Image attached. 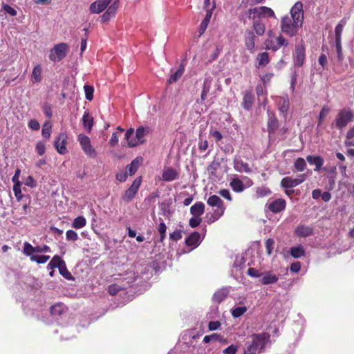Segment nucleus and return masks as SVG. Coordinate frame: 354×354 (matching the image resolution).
I'll list each match as a JSON object with an SVG mask.
<instances>
[{"label":"nucleus","mask_w":354,"mask_h":354,"mask_svg":"<svg viewBox=\"0 0 354 354\" xmlns=\"http://www.w3.org/2000/svg\"><path fill=\"white\" fill-rule=\"evenodd\" d=\"M304 5L297 1L290 10V16L285 15L281 19L280 28L282 32L294 37L302 27L304 20Z\"/></svg>","instance_id":"nucleus-1"},{"label":"nucleus","mask_w":354,"mask_h":354,"mask_svg":"<svg viewBox=\"0 0 354 354\" xmlns=\"http://www.w3.org/2000/svg\"><path fill=\"white\" fill-rule=\"evenodd\" d=\"M111 1L112 0H96L90 5V12L93 14H99L107 8L101 16V21L102 23L109 21L111 18L115 17L119 7L118 0L114 1L109 6Z\"/></svg>","instance_id":"nucleus-2"},{"label":"nucleus","mask_w":354,"mask_h":354,"mask_svg":"<svg viewBox=\"0 0 354 354\" xmlns=\"http://www.w3.org/2000/svg\"><path fill=\"white\" fill-rule=\"evenodd\" d=\"M150 133V128L148 127L140 126L134 133L133 128L129 129L125 133V138L127 140V145L129 147H136L145 142V136Z\"/></svg>","instance_id":"nucleus-3"},{"label":"nucleus","mask_w":354,"mask_h":354,"mask_svg":"<svg viewBox=\"0 0 354 354\" xmlns=\"http://www.w3.org/2000/svg\"><path fill=\"white\" fill-rule=\"evenodd\" d=\"M248 16L249 19H254L257 17L276 19V15L273 10L267 6H260L249 9L248 11Z\"/></svg>","instance_id":"nucleus-4"},{"label":"nucleus","mask_w":354,"mask_h":354,"mask_svg":"<svg viewBox=\"0 0 354 354\" xmlns=\"http://www.w3.org/2000/svg\"><path fill=\"white\" fill-rule=\"evenodd\" d=\"M353 113L349 109H342L336 116L335 126L339 129L344 128L353 119Z\"/></svg>","instance_id":"nucleus-5"},{"label":"nucleus","mask_w":354,"mask_h":354,"mask_svg":"<svg viewBox=\"0 0 354 354\" xmlns=\"http://www.w3.org/2000/svg\"><path fill=\"white\" fill-rule=\"evenodd\" d=\"M68 48V46L66 43H60L55 45L50 50V59L55 62L62 60L66 55Z\"/></svg>","instance_id":"nucleus-6"},{"label":"nucleus","mask_w":354,"mask_h":354,"mask_svg":"<svg viewBox=\"0 0 354 354\" xmlns=\"http://www.w3.org/2000/svg\"><path fill=\"white\" fill-rule=\"evenodd\" d=\"M77 140L80 142L82 149L84 153L90 158H95L97 153L95 149L93 147L90 138L84 134H79Z\"/></svg>","instance_id":"nucleus-7"},{"label":"nucleus","mask_w":354,"mask_h":354,"mask_svg":"<svg viewBox=\"0 0 354 354\" xmlns=\"http://www.w3.org/2000/svg\"><path fill=\"white\" fill-rule=\"evenodd\" d=\"M270 336L267 333H262L259 334H254L252 335V342L259 353L261 352L266 345L270 342Z\"/></svg>","instance_id":"nucleus-8"},{"label":"nucleus","mask_w":354,"mask_h":354,"mask_svg":"<svg viewBox=\"0 0 354 354\" xmlns=\"http://www.w3.org/2000/svg\"><path fill=\"white\" fill-rule=\"evenodd\" d=\"M207 203L211 207H217L214 213L215 220L219 218L224 214L225 207L224 206L223 201L218 196H210L207 199Z\"/></svg>","instance_id":"nucleus-9"},{"label":"nucleus","mask_w":354,"mask_h":354,"mask_svg":"<svg viewBox=\"0 0 354 354\" xmlns=\"http://www.w3.org/2000/svg\"><path fill=\"white\" fill-rule=\"evenodd\" d=\"M50 248L46 245L32 246L28 242L24 243L23 254L25 255L36 254L37 253L50 252Z\"/></svg>","instance_id":"nucleus-10"},{"label":"nucleus","mask_w":354,"mask_h":354,"mask_svg":"<svg viewBox=\"0 0 354 354\" xmlns=\"http://www.w3.org/2000/svg\"><path fill=\"white\" fill-rule=\"evenodd\" d=\"M142 183V177L139 176L136 178L133 183L131 184V187L125 191L124 194H123L122 199L125 202H130L136 196L137 194L139 187Z\"/></svg>","instance_id":"nucleus-11"},{"label":"nucleus","mask_w":354,"mask_h":354,"mask_svg":"<svg viewBox=\"0 0 354 354\" xmlns=\"http://www.w3.org/2000/svg\"><path fill=\"white\" fill-rule=\"evenodd\" d=\"M288 44V42L287 39L281 35H279L274 40L272 39H268L265 43L266 49L272 50L273 51H277L281 46H286Z\"/></svg>","instance_id":"nucleus-12"},{"label":"nucleus","mask_w":354,"mask_h":354,"mask_svg":"<svg viewBox=\"0 0 354 354\" xmlns=\"http://www.w3.org/2000/svg\"><path fill=\"white\" fill-rule=\"evenodd\" d=\"M306 178V175L303 174H300L296 178L292 177H284L281 181V186L285 189H290L295 187L302 183Z\"/></svg>","instance_id":"nucleus-13"},{"label":"nucleus","mask_w":354,"mask_h":354,"mask_svg":"<svg viewBox=\"0 0 354 354\" xmlns=\"http://www.w3.org/2000/svg\"><path fill=\"white\" fill-rule=\"evenodd\" d=\"M180 176V171L172 167H165L162 169L161 180L165 182H171L178 180Z\"/></svg>","instance_id":"nucleus-14"},{"label":"nucleus","mask_w":354,"mask_h":354,"mask_svg":"<svg viewBox=\"0 0 354 354\" xmlns=\"http://www.w3.org/2000/svg\"><path fill=\"white\" fill-rule=\"evenodd\" d=\"M67 135L65 132L60 133L55 140V147L60 154H64L67 151L66 147Z\"/></svg>","instance_id":"nucleus-15"},{"label":"nucleus","mask_w":354,"mask_h":354,"mask_svg":"<svg viewBox=\"0 0 354 354\" xmlns=\"http://www.w3.org/2000/svg\"><path fill=\"white\" fill-rule=\"evenodd\" d=\"M286 202L283 198H278L270 203L266 204V207L273 213H279L285 209Z\"/></svg>","instance_id":"nucleus-16"},{"label":"nucleus","mask_w":354,"mask_h":354,"mask_svg":"<svg viewBox=\"0 0 354 354\" xmlns=\"http://www.w3.org/2000/svg\"><path fill=\"white\" fill-rule=\"evenodd\" d=\"M234 163V169L238 172H245V173H250L252 172V169L249 167V165L246 162H244L241 157L236 156L233 160Z\"/></svg>","instance_id":"nucleus-17"},{"label":"nucleus","mask_w":354,"mask_h":354,"mask_svg":"<svg viewBox=\"0 0 354 354\" xmlns=\"http://www.w3.org/2000/svg\"><path fill=\"white\" fill-rule=\"evenodd\" d=\"M278 277L271 272H262L260 281L262 284L269 285L275 283L278 281Z\"/></svg>","instance_id":"nucleus-18"},{"label":"nucleus","mask_w":354,"mask_h":354,"mask_svg":"<svg viewBox=\"0 0 354 354\" xmlns=\"http://www.w3.org/2000/svg\"><path fill=\"white\" fill-rule=\"evenodd\" d=\"M256 36L252 31H248L245 35V45L252 53L254 52Z\"/></svg>","instance_id":"nucleus-19"},{"label":"nucleus","mask_w":354,"mask_h":354,"mask_svg":"<svg viewBox=\"0 0 354 354\" xmlns=\"http://www.w3.org/2000/svg\"><path fill=\"white\" fill-rule=\"evenodd\" d=\"M143 159L138 156L133 159L131 162L127 166V171L130 176H133L138 169L139 167L142 164Z\"/></svg>","instance_id":"nucleus-20"},{"label":"nucleus","mask_w":354,"mask_h":354,"mask_svg":"<svg viewBox=\"0 0 354 354\" xmlns=\"http://www.w3.org/2000/svg\"><path fill=\"white\" fill-rule=\"evenodd\" d=\"M201 241L200 234L197 232H194L186 239L185 243L187 245L190 246L194 249L200 244Z\"/></svg>","instance_id":"nucleus-21"},{"label":"nucleus","mask_w":354,"mask_h":354,"mask_svg":"<svg viewBox=\"0 0 354 354\" xmlns=\"http://www.w3.org/2000/svg\"><path fill=\"white\" fill-rule=\"evenodd\" d=\"M270 62L269 55L267 52H262L257 55L256 57V68H260L265 67Z\"/></svg>","instance_id":"nucleus-22"},{"label":"nucleus","mask_w":354,"mask_h":354,"mask_svg":"<svg viewBox=\"0 0 354 354\" xmlns=\"http://www.w3.org/2000/svg\"><path fill=\"white\" fill-rule=\"evenodd\" d=\"M305 59V49L303 46H297L294 57L295 64L297 66H302Z\"/></svg>","instance_id":"nucleus-23"},{"label":"nucleus","mask_w":354,"mask_h":354,"mask_svg":"<svg viewBox=\"0 0 354 354\" xmlns=\"http://www.w3.org/2000/svg\"><path fill=\"white\" fill-rule=\"evenodd\" d=\"M230 185L235 192H242L245 189L243 182L236 175L231 177Z\"/></svg>","instance_id":"nucleus-24"},{"label":"nucleus","mask_w":354,"mask_h":354,"mask_svg":"<svg viewBox=\"0 0 354 354\" xmlns=\"http://www.w3.org/2000/svg\"><path fill=\"white\" fill-rule=\"evenodd\" d=\"M295 232L298 236L307 237L313 234V230L310 226L299 225L296 227Z\"/></svg>","instance_id":"nucleus-25"},{"label":"nucleus","mask_w":354,"mask_h":354,"mask_svg":"<svg viewBox=\"0 0 354 354\" xmlns=\"http://www.w3.org/2000/svg\"><path fill=\"white\" fill-rule=\"evenodd\" d=\"M308 162L310 165H315V171H319L322 166L324 164V160L319 156H308L306 158Z\"/></svg>","instance_id":"nucleus-26"},{"label":"nucleus","mask_w":354,"mask_h":354,"mask_svg":"<svg viewBox=\"0 0 354 354\" xmlns=\"http://www.w3.org/2000/svg\"><path fill=\"white\" fill-rule=\"evenodd\" d=\"M42 80V68L39 64L34 66L31 73V82L33 84L39 83Z\"/></svg>","instance_id":"nucleus-27"},{"label":"nucleus","mask_w":354,"mask_h":354,"mask_svg":"<svg viewBox=\"0 0 354 354\" xmlns=\"http://www.w3.org/2000/svg\"><path fill=\"white\" fill-rule=\"evenodd\" d=\"M82 124L87 132H91L93 126V118L88 111H85L82 117Z\"/></svg>","instance_id":"nucleus-28"},{"label":"nucleus","mask_w":354,"mask_h":354,"mask_svg":"<svg viewBox=\"0 0 354 354\" xmlns=\"http://www.w3.org/2000/svg\"><path fill=\"white\" fill-rule=\"evenodd\" d=\"M278 104L280 112L283 114H286L290 106V101L288 95H286L285 96L279 97Z\"/></svg>","instance_id":"nucleus-29"},{"label":"nucleus","mask_w":354,"mask_h":354,"mask_svg":"<svg viewBox=\"0 0 354 354\" xmlns=\"http://www.w3.org/2000/svg\"><path fill=\"white\" fill-rule=\"evenodd\" d=\"M205 211V205L202 202H197L190 208V213L194 216H201Z\"/></svg>","instance_id":"nucleus-30"},{"label":"nucleus","mask_w":354,"mask_h":354,"mask_svg":"<svg viewBox=\"0 0 354 354\" xmlns=\"http://www.w3.org/2000/svg\"><path fill=\"white\" fill-rule=\"evenodd\" d=\"M278 127V121L276 117L268 112V130L269 133L275 132Z\"/></svg>","instance_id":"nucleus-31"},{"label":"nucleus","mask_w":354,"mask_h":354,"mask_svg":"<svg viewBox=\"0 0 354 354\" xmlns=\"http://www.w3.org/2000/svg\"><path fill=\"white\" fill-rule=\"evenodd\" d=\"M229 293V290L227 288H223L216 291L213 295L214 301L220 303L225 299Z\"/></svg>","instance_id":"nucleus-32"},{"label":"nucleus","mask_w":354,"mask_h":354,"mask_svg":"<svg viewBox=\"0 0 354 354\" xmlns=\"http://www.w3.org/2000/svg\"><path fill=\"white\" fill-rule=\"evenodd\" d=\"M254 97L252 93L246 92L243 96V106L244 109L250 110L252 106Z\"/></svg>","instance_id":"nucleus-33"},{"label":"nucleus","mask_w":354,"mask_h":354,"mask_svg":"<svg viewBox=\"0 0 354 354\" xmlns=\"http://www.w3.org/2000/svg\"><path fill=\"white\" fill-rule=\"evenodd\" d=\"M290 254L294 258H300L305 254V250L302 245L292 247L290 249Z\"/></svg>","instance_id":"nucleus-34"},{"label":"nucleus","mask_w":354,"mask_h":354,"mask_svg":"<svg viewBox=\"0 0 354 354\" xmlns=\"http://www.w3.org/2000/svg\"><path fill=\"white\" fill-rule=\"evenodd\" d=\"M253 29L257 35L261 36L265 32V24L260 20L255 21L253 24Z\"/></svg>","instance_id":"nucleus-35"},{"label":"nucleus","mask_w":354,"mask_h":354,"mask_svg":"<svg viewBox=\"0 0 354 354\" xmlns=\"http://www.w3.org/2000/svg\"><path fill=\"white\" fill-rule=\"evenodd\" d=\"M86 225V220L83 216L75 218L73 223L72 227L75 229H81Z\"/></svg>","instance_id":"nucleus-36"},{"label":"nucleus","mask_w":354,"mask_h":354,"mask_svg":"<svg viewBox=\"0 0 354 354\" xmlns=\"http://www.w3.org/2000/svg\"><path fill=\"white\" fill-rule=\"evenodd\" d=\"M26 256L29 257L32 261L36 262L37 263H45L50 259V256H48V255L39 256V255L32 254L26 255Z\"/></svg>","instance_id":"nucleus-37"},{"label":"nucleus","mask_w":354,"mask_h":354,"mask_svg":"<svg viewBox=\"0 0 354 354\" xmlns=\"http://www.w3.org/2000/svg\"><path fill=\"white\" fill-rule=\"evenodd\" d=\"M183 73L184 66L181 64L180 68L174 74L171 75L168 80L169 84H173L176 82L183 75Z\"/></svg>","instance_id":"nucleus-38"},{"label":"nucleus","mask_w":354,"mask_h":354,"mask_svg":"<svg viewBox=\"0 0 354 354\" xmlns=\"http://www.w3.org/2000/svg\"><path fill=\"white\" fill-rule=\"evenodd\" d=\"M248 310L245 306H236L231 309V314L234 318H237L243 315Z\"/></svg>","instance_id":"nucleus-39"},{"label":"nucleus","mask_w":354,"mask_h":354,"mask_svg":"<svg viewBox=\"0 0 354 354\" xmlns=\"http://www.w3.org/2000/svg\"><path fill=\"white\" fill-rule=\"evenodd\" d=\"M212 15V10H207L205 19L202 21V22L201 24V27H200L201 34H203L205 31V30L210 21Z\"/></svg>","instance_id":"nucleus-40"},{"label":"nucleus","mask_w":354,"mask_h":354,"mask_svg":"<svg viewBox=\"0 0 354 354\" xmlns=\"http://www.w3.org/2000/svg\"><path fill=\"white\" fill-rule=\"evenodd\" d=\"M294 167L297 171H303L306 167V163L303 158H298L294 163Z\"/></svg>","instance_id":"nucleus-41"},{"label":"nucleus","mask_w":354,"mask_h":354,"mask_svg":"<svg viewBox=\"0 0 354 354\" xmlns=\"http://www.w3.org/2000/svg\"><path fill=\"white\" fill-rule=\"evenodd\" d=\"M64 263L65 262L62 259V258L59 256L55 255L50 261V266H53L59 269L60 267H64Z\"/></svg>","instance_id":"nucleus-42"},{"label":"nucleus","mask_w":354,"mask_h":354,"mask_svg":"<svg viewBox=\"0 0 354 354\" xmlns=\"http://www.w3.org/2000/svg\"><path fill=\"white\" fill-rule=\"evenodd\" d=\"M346 21L342 20L336 26L335 29V39L339 40L342 39V32L345 25Z\"/></svg>","instance_id":"nucleus-43"},{"label":"nucleus","mask_w":354,"mask_h":354,"mask_svg":"<svg viewBox=\"0 0 354 354\" xmlns=\"http://www.w3.org/2000/svg\"><path fill=\"white\" fill-rule=\"evenodd\" d=\"M65 307L60 304L53 306L50 308V312L53 315H60L64 311Z\"/></svg>","instance_id":"nucleus-44"},{"label":"nucleus","mask_w":354,"mask_h":354,"mask_svg":"<svg viewBox=\"0 0 354 354\" xmlns=\"http://www.w3.org/2000/svg\"><path fill=\"white\" fill-rule=\"evenodd\" d=\"M42 136L44 138L49 139L51 134V125L49 122H45L41 131Z\"/></svg>","instance_id":"nucleus-45"},{"label":"nucleus","mask_w":354,"mask_h":354,"mask_svg":"<svg viewBox=\"0 0 354 354\" xmlns=\"http://www.w3.org/2000/svg\"><path fill=\"white\" fill-rule=\"evenodd\" d=\"M209 87H210L209 85L207 84V81L205 80L203 84V91H202V93L201 95L200 101H198V102L203 103L205 100L207 93L209 91Z\"/></svg>","instance_id":"nucleus-46"},{"label":"nucleus","mask_w":354,"mask_h":354,"mask_svg":"<svg viewBox=\"0 0 354 354\" xmlns=\"http://www.w3.org/2000/svg\"><path fill=\"white\" fill-rule=\"evenodd\" d=\"M158 230L160 236V241L162 242L166 237L167 231V226L162 221H161V222L160 223Z\"/></svg>","instance_id":"nucleus-47"},{"label":"nucleus","mask_w":354,"mask_h":354,"mask_svg":"<svg viewBox=\"0 0 354 354\" xmlns=\"http://www.w3.org/2000/svg\"><path fill=\"white\" fill-rule=\"evenodd\" d=\"M21 183L14 184L13 192L15 196L18 201H21L23 198V194L21 189Z\"/></svg>","instance_id":"nucleus-48"},{"label":"nucleus","mask_w":354,"mask_h":354,"mask_svg":"<svg viewBox=\"0 0 354 354\" xmlns=\"http://www.w3.org/2000/svg\"><path fill=\"white\" fill-rule=\"evenodd\" d=\"M86 99L91 101L93 98V87L89 85H85L84 86Z\"/></svg>","instance_id":"nucleus-49"},{"label":"nucleus","mask_w":354,"mask_h":354,"mask_svg":"<svg viewBox=\"0 0 354 354\" xmlns=\"http://www.w3.org/2000/svg\"><path fill=\"white\" fill-rule=\"evenodd\" d=\"M330 109L328 106H324L319 115V125L324 121L326 116L330 112Z\"/></svg>","instance_id":"nucleus-50"},{"label":"nucleus","mask_w":354,"mask_h":354,"mask_svg":"<svg viewBox=\"0 0 354 354\" xmlns=\"http://www.w3.org/2000/svg\"><path fill=\"white\" fill-rule=\"evenodd\" d=\"M36 151L39 156L44 154L46 151V144L43 141H39L36 144L35 147Z\"/></svg>","instance_id":"nucleus-51"},{"label":"nucleus","mask_w":354,"mask_h":354,"mask_svg":"<svg viewBox=\"0 0 354 354\" xmlns=\"http://www.w3.org/2000/svg\"><path fill=\"white\" fill-rule=\"evenodd\" d=\"M265 245H266V249L267 254L268 255H270L272 254V252L273 250L274 245V239H267L266 241Z\"/></svg>","instance_id":"nucleus-52"},{"label":"nucleus","mask_w":354,"mask_h":354,"mask_svg":"<svg viewBox=\"0 0 354 354\" xmlns=\"http://www.w3.org/2000/svg\"><path fill=\"white\" fill-rule=\"evenodd\" d=\"M66 238L68 241H77L78 239V234L76 232L72 230H67L66 232Z\"/></svg>","instance_id":"nucleus-53"},{"label":"nucleus","mask_w":354,"mask_h":354,"mask_svg":"<svg viewBox=\"0 0 354 354\" xmlns=\"http://www.w3.org/2000/svg\"><path fill=\"white\" fill-rule=\"evenodd\" d=\"M256 93L259 97L261 96L263 97V103L265 104L267 102L266 99V92L264 91L263 86L261 85H258L256 88Z\"/></svg>","instance_id":"nucleus-54"},{"label":"nucleus","mask_w":354,"mask_h":354,"mask_svg":"<svg viewBox=\"0 0 354 354\" xmlns=\"http://www.w3.org/2000/svg\"><path fill=\"white\" fill-rule=\"evenodd\" d=\"M2 7L3 10L10 16L14 17L17 15V12L16 10L9 5L3 3Z\"/></svg>","instance_id":"nucleus-55"},{"label":"nucleus","mask_w":354,"mask_h":354,"mask_svg":"<svg viewBox=\"0 0 354 354\" xmlns=\"http://www.w3.org/2000/svg\"><path fill=\"white\" fill-rule=\"evenodd\" d=\"M28 127L32 130L37 131L40 128V124L37 120L32 119L28 122Z\"/></svg>","instance_id":"nucleus-56"},{"label":"nucleus","mask_w":354,"mask_h":354,"mask_svg":"<svg viewBox=\"0 0 354 354\" xmlns=\"http://www.w3.org/2000/svg\"><path fill=\"white\" fill-rule=\"evenodd\" d=\"M201 222V218L198 216H194L192 217L189 219V224L192 227H196L200 225Z\"/></svg>","instance_id":"nucleus-57"},{"label":"nucleus","mask_w":354,"mask_h":354,"mask_svg":"<svg viewBox=\"0 0 354 354\" xmlns=\"http://www.w3.org/2000/svg\"><path fill=\"white\" fill-rule=\"evenodd\" d=\"M256 192L259 197H263L268 195L270 193V190L266 187H259Z\"/></svg>","instance_id":"nucleus-58"},{"label":"nucleus","mask_w":354,"mask_h":354,"mask_svg":"<svg viewBox=\"0 0 354 354\" xmlns=\"http://www.w3.org/2000/svg\"><path fill=\"white\" fill-rule=\"evenodd\" d=\"M248 274L252 277H261L262 272H259L255 268H250L248 270Z\"/></svg>","instance_id":"nucleus-59"},{"label":"nucleus","mask_w":354,"mask_h":354,"mask_svg":"<svg viewBox=\"0 0 354 354\" xmlns=\"http://www.w3.org/2000/svg\"><path fill=\"white\" fill-rule=\"evenodd\" d=\"M257 352L259 353L257 348L252 344H250L245 349L243 354H256Z\"/></svg>","instance_id":"nucleus-60"},{"label":"nucleus","mask_w":354,"mask_h":354,"mask_svg":"<svg viewBox=\"0 0 354 354\" xmlns=\"http://www.w3.org/2000/svg\"><path fill=\"white\" fill-rule=\"evenodd\" d=\"M238 346L234 344L230 345L223 351L224 354H236Z\"/></svg>","instance_id":"nucleus-61"},{"label":"nucleus","mask_w":354,"mask_h":354,"mask_svg":"<svg viewBox=\"0 0 354 354\" xmlns=\"http://www.w3.org/2000/svg\"><path fill=\"white\" fill-rule=\"evenodd\" d=\"M127 178V171H120L116 174V179L120 182H124Z\"/></svg>","instance_id":"nucleus-62"},{"label":"nucleus","mask_w":354,"mask_h":354,"mask_svg":"<svg viewBox=\"0 0 354 354\" xmlns=\"http://www.w3.org/2000/svg\"><path fill=\"white\" fill-rule=\"evenodd\" d=\"M59 272L60 274L64 277H65L66 279H71V273L67 270L66 269V264L64 263V267H60L59 269Z\"/></svg>","instance_id":"nucleus-63"},{"label":"nucleus","mask_w":354,"mask_h":354,"mask_svg":"<svg viewBox=\"0 0 354 354\" xmlns=\"http://www.w3.org/2000/svg\"><path fill=\"white\" fill-rule=\"evenodd\" d=\"M169 237L174 241H178L182 238V232L180 230H175L170 234Z\"/></svg>","instance_id":"nucleus-64"}]
</instances>
